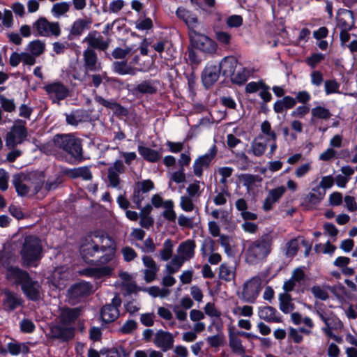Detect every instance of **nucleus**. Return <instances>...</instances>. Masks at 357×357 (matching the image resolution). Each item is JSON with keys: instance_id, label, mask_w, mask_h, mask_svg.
Here are the masks:
<instances>
[{"instance_id": "obj_10", "label": "nucleus", "mask_w": 357, "mask_h": 357, "mask_svg": "<svg viewBox=\"0 0 357 357\" xmlns=\"http://www.w3.org/2000/svg\"><path fill=\"white\" fill-rule=\"evenodd\" d=\"M262 289V280L255 276L247 281L243 287L242 296L245 301L254 303Z\"/></svg>"}, {"instance_id": "obj_19", "label": "nucleus", "mask_w": 357, "mask_h": 357, "mask_svg": "<svg viewBox=\"0 0 357 357\" xmlns=\"http://www.w3.org/2000/svg\"><path fill=\"white\" fill-rule=\"evenodd\" d=\"M121 305V300L114 298L112 304L105 305L101 310L100 316L104 322L110 323L116 320L119 316L118 306Z\"/></svg>"}, {"instance_id": "obj_27", "label": "nucleus", "mask_w": 357, "mask_h": 357, "mask_svg": "<svg viewBox=\"0 0 357 357\" xmlns=\"http://www.w3.org/2000/svg\"><path fill=\"white\" fill-rule=\"evenodd\" d=\"M239 337L237 332L229 331V346L234 354L241 356L245 354V348Z\"/></svg>"}, {"instance_id": "obj_37", "label": "nucleus", "mask_w": 357, "mask_h": 357, "mask_svg": "<svg viewBox=\"0 0 357 357\" xmlns=\"http://www.w3.org/2000/svg\"><path fill=\"white\" fill-rule=\"evenodd\" d=\"M113 268L110 266H105L101 267L89 268L84 271V274L87 276L94 277L97 278L109 275L112 273Z\"/></svg>"}, {"instance_id": "obj_34", "label": "nucleus", "mask_w": 357, "mask_h": 357, "mask_svg": "<svg viewBox=\"0 0 357 357\" xmlns=\"http://www.w3.org/2000/svg\"><path fill=\"white\" fill-rule=\"evenodd\" d=\"M137 150L140 155L150 162H156L162 157V154L159 151L142 145L138 146Z\"/></svg>"}, {"instance_id": "obj_18", "label": "nucleus", "mask_w": 357, "mask_h": 357, "mask_svg": "<svg viewBox=\"0 0 357 357\" xmlns=\"http://www.w3.org/2000/svg\"><path fill=\"white\" fill-rule=\"evenodd\" d=\"M31 177H26L24 173L15 174L13 176L12 183L19 196L24 197L30 195L29 182Z\"/></svg>"}, {"instance_id": "obj_5", "label": "nucleus", "mask_w": 357, "mask_h": 357, "mask_svg": "<svg viewBox=\"0 0 357 357\" xmlns=\"http://www.w3.org/2000/svg\"><path fill=\"white\" fill-rule=\"evenodd\" d=\"M56 149H61L78 161L83 160V151L80 139L72 134H57L52 139Z\"/></svg>"}, {"instance_id": "obj_35", "label": "nucleus", "mask_w": 357, "mask_h": 357, "mask_svg": "<svg viewBox=\"0 0 357 357\" xmlns=\"http://www.w3.org/2000/svg\"><path fill=\"white\" fill-rule=\"evenodd\" d=\"M279 308L284 314L291 312L295 305L292 302V298L290 294L288 293H282L279 294Z\"/></svg>"}, {"instance_id": "obj_39", "label": "nucleus", "mask_w": 357, "mask_h": 357, "mask_svg": "<svg viewBox=\"0 0 357 357\" xmlns=\"http://www.w3.org/2000/svg\"><path fill=\"white\" fill-rule=\"evenodd\" d=\"M249 75L250 72L239 64L230 77L234 83L242 84L248 79Z\"/></svg>"}, {"instance_id": "obj_1", "label": "nucleus", "mask_w": 357, "mask_h": 357, "mask_svg": "<svg viewBox=\"0 0 357 357\" xmlns=\"http://www.w3.org/2000/svg\"><path fill=\"white\" fill-rule=\"evenodd\" d=\"M79 252L82 259L87 263H114L116 244L109 236L94 232L82 238Z\"/></svg>"}, {"instance_id": "obj_46", "label": "nucleus", "mask_w": 357, "mask_h": 357, "mask_svg": "<svg viewBox=\"0 0 357 357\" xmlns=\"http://www.w3.org/2000/svg\"><path fill=\"white\" fill-rule=\"evenodd\" d=\"M174 244L170 238H167L163 243V248L160 251V259L163 261H167L172 257Z\"/></svg>"}, {"instance_id": "obj_44", "label": "nucleus", "mask_w": 357, "mask_h": 357, "mask_svg": "<svg viewBox=\"0 0 357 357\" xmlns=\"http://www.w3.org/2000/svg\"><path fill=\"white\" fill-rule=\"evenodd\" d=\"M185 262V261L180 256L175 255L165 266L167 273L171 275L178 272Z\"/></svg>"}, {"instance_id": "obj_58", "label": "nucleus", "mask_w": 357, "mask_h": 357, "mask_svg": "<svg viewBox=\"0 0 357 357\" xmlns=\"http://www.w3.org/2000/svg\"><path fill=\"white\" fill-rule=\"evenodd\" d=\"M0 104L3 109L7 112H13L15 110L13 99H8L4 96L0 95Z\"/></svg>"}, {"instance_id": "obj_31", "label": "nucleus", "mask_w": 357, "mask_h": 357, "mask_svg": "<svg viewBox=\"0 0 357 357\" xmlns=\"http://www.w3.org/2000/svg\"><path fill=\"white\" fill-rule=\"evenodd\" d=\"M238 65V61L235 57L227 56L221 61L218 68H220V71H222L224 75L230 77Z\"/></svg>"}, {"instance_id": "obj_60", "label": "nucleus", "mask_w": 357, "mask_h": 357, "mask_svg": "<svg viewBox=\"0 0 357 357\" xmlns=\"http://www.w3.org/2000/svg\"><path fill=\"white\" fill-rule=\"evenodd\" d=\"M298 250V241L297 238L290 240L287 243L286 255L288 257H294Z\"/></svg>"}, {"instance_id": "obj_55", "label": "nucleus", "mask_w": 357, "mask_h": 357, "mask_svg": "<svg viewBox=\"0 0 357 357\" xmlns=\"http://www.w3.org/2000/svg\"><path fill=\"white\" fill-rule=\"evenodd\" d=\"M147 292L153 297L165 298L170 294V290L166 288H159L158 287L153 286L149 287Z\"/></svg>"}, {"instance_id": "obj_17", "label": "nucleus", "mask_w": 357, "mask_h": 357, "mask_svg": "<svg viewBox=\"0 0 357 357\" xmlns=\"http://www.w3.org/2000/svg\"><path fill=\"white\" fill-rule=\"evenodd\" d=\"M153 342L163 352H166L173 348L174 337L173 335L168 331L158 330L154 334Z\"/></svg>"}, {"instance_id": "obj_21", "label": "nucleus", "mask_w": 357, "mask_h": 357, "mask_svg": "<svg viewBox=\"0 0 357 357\" xmlns=\"http://www.w3.org/2000/svg\"><path fill=\"white\" fill-rule=\"evenodd\" d=\"M80 314L81 309L79 307H63L60 310L59 314V321L63 325L71 326V324L75 322Z\"/></svg>"}, {"instance_id": "obj_40", "label": "nucleus", "mask_w": 357, "mask_h": 357, "mask_svg": "<svg viewBox=\"0 0 357 357\" xmlns=\"http://www.w3.org/2000/svg\"><path fill=\"white\" fill-rule=\"evenodd\" d=\"M235 268L227 264H222L219 268V278L227 282H230L235 278Z\"/></svg>"}, {"instance_id": "obj_8", "label": "nucleus", "mask_w": 357, "mask_h": 357, "mask_svg": "<svg viewBox=\"0 0 357 357\" xmlns=\"http://www.w3.org/2000/svg\"><path fill=\"white\" fill-rule=\"evenodd\" d=\"M93 292V285L89 282L82 281L74 284L68 289L67 298L69 303L75 305Z\"/></svg>"}, {"instance_id": "obj_32", "label": "nucleus", "mask_w": 357, "mask_h": 357, "mask_svg": "<svg viewBox=\"0 0 357 357\" xmlns=\"http://www.w3.org/2000/svg\"><path fill=\"white\" fill-rule=\"evenodd\" d=\"M92 23L90 18L77 19L75 20L70 30V34L73 36L82 35L84 30L88 29Z\"/></svg>"}, {"instance_id": "obj_14", "label": "nucleus", "mask_w": 357, "mask_h": 357, "mask_svg": "<svg viewBox=\"0 0 357 357\" xmlns=\"http://www.w3.org/2000/svg\"><path fill=\"white\" fill-rule=\"evenodd\" d=\"M83 61L85 73L97 72L102 70V63L99 61L97 53L91 48H86L83 52Z\"/></svg>"}, {"instance_id": "obj_54", "label": "nucleus", "mask_w": 357, "mask_h": 357, "mask_svg": "<svg viewBox=\"0 0 357 357\" xmlns=\"http://www.w3.org/2000/svg\"><path fill=\"white\" fill-rule=\"evenodd\" d=\"M200 182L199 181H195L193 183H190L186 188V192L188 193V197H190L191 198H198L202 193L200 190Z\"/></svg>"}, {"instance_id": "obj_57", "label": "nucleus", "mask_w": 357, "mask_h": 357, "mask_svg": "<svg viewBox=\"0 0 357 357\" xmlns=\"http://www.w3.org/2000/svg\"><path fill=\"white\" fill-rule=\"evenodd\" d=\"M311 292L314 296L320 300L325 301L328 298V293L326 287L313 286Z\"/></svg>"}, {"instance_id": "obj_49", "label": "nucleus", "mask_w": 357, "mask_h": 357, "mask_svg": "<svg viewBox=\"0 0 357 357\" xmlns=\"http://www.w3.org/2000/svg\"><path fill=\"white\" fill-rule=\"evenodd\" d=\"M7 349L12 355H17L20 353L27 354L29 348L24 343H17V342H10L7 344Z\"/></svg>"}, {"instance_id": "obj_61", "label": "nucleus", "mask_w": 357, "mask_h": 357, "mask_svg": "<svg viewBox=\"0 0 357 357\" xmlns=\"http://www.w3.org/2000/svg\"><path fill=\"white\" fill-rule=\"evenodd\" d=\"M125 6L123 0H114L109 4L105 12H109V13H118L120 12Z\"/></svg>"}, {"instance_id": "obj_4", "label": "nucleus", "mask_w": 357, "mask_h": 357, "mask_svg": "<svg viewBox=\"0 0 357 357\" xmlns=\"http://www.w3.org/2000/svg\"><path fill=\"white\" fill-rule=\"evenodd\" d=\"M43 247L40 238L34 235H25L22 237L20 254L22 264L24 266H36L42 258Z\"/></svg>"}, {"instance_id": "obj_2", "label": "nucleus", "mask_w": 357, "mask_h": 357, "mask_svg": "<svg viewBox=\"0 0 357 357\" xmlns=\"http://www.w3.org/2000/svg\"><path fill=\"white\" fill-rule=\"evenodd\" d=\"M6 278L10 282L21 286L26 298L36 301L40 298L42 287L36 280H33L29 274L17 266H10L6 269Z\"/></svg>"}, {"instance_id": "obj_41", "label": "nucleus", "mask_w": 357, "mask_h": 357, "mask_svg": "<svg viewBox=\"0 0 357 357\" xmlns=\"http://www.w3.org/2000/svg\"><path fill=\"white\" fill-rule=\"evenodd\" d=\"M113 70L119 75H130L136 74V68L130 66L126 61H115L113 63Z\"/></svg>"}, {"instance_id": "obj_16", "label": "nucleus", "mask_w": 357, "mask_h": 357, "mask_svg": "<svg viewBox=\"0 0 357 357\" xmlns=\"http://www.w3.org/2000/svg\"><path fill=\"white\" fill-rule=\"evenodd\" d=\"M83 42L87 43V48L100 51H105L110 44V40H105L97 31H93L89 33L87 36L83 40Z\"/></svg>"}, {"instance_id": "obj_62", "label": "nucleus", "mask_w": 357, "mask_h": 357, "mask_svg": "<svg viewBox=\"0 0 357 357\" xmlns=\"http://www.w3.org/2000/svg\"><path fill=\"white\" fill-rule=\"evenodd\" d=\"M158 314L160 318L165 319V321H171V326L175 325L176 323L173 320L172 312L168 308L165 307H159L158 308Z\"/></svg>"}, {"instance_id": "obj_23", "label": "nucleus", "mask_w": 357, "mask_h": 357, "mask_svg": "<svg viewBox=\"0 0 357 357\" xmlns=\"http://www.w3.org/2000/svg\"><path fill=\"white\" fill-rule=\"evenodd\" d=\"M26 177H33L32 179H30L29 186H30V195H36L37 194L43 187L45 176L43 172H31L27 174H25Z\"/></svg>"}, {"instance_id": "obj_64", "label": "nucleus", "mask_w": 357, "mask_h": 357, "mask_svg": "<svg viewBox=\"0 0 357 357\" xmlns=\"http://www.w3.org/2000/svg\"><path fill=\"white\" fill-rule=\"evenodd\" d=\"M261 132L269 137L272 141H275L277 138L276 133L271 130V123L268 121H264L261 125Z\"/></svg>"}, {"instance_id": "obj_56", "label": "nucleus", "mask_w": 357, "mask_h": 357, "mask_svg": "<svg viewBox=\"0 0 357 357\" xmlns=\"http://www.w3.org/2000/svg\"><path fill=\"white\" fill-rule=\"evenodd\" d=\"M311 112L313 117L321 119H328L331 116L328 109L321 106L313 108Z\"/></svg>"}, {"instance_id": "obj_28", "label": "nucleus", "mask_w": 357, "mask_h": 357, "mask_svg": "<svg viewBox=\"0 0 357 357\" xmlns=\"http://www.w3.org/2000/svg\"><path fill=\"white\" fill-rule=\"evenodd\" d=\"M351 29L342 30L340 33L341 45L347 47L354 53L357 51V39L354 33H350Z\"/></svg>"}, {"instance_id": "obj_25", "label": "nucleus", "mask_w": 357, "mask_h": 357, "mask_svg": "<svg viewBox=\"0 0 357 357\" xmlns=\"http://www.w3.org/2000/svg\"><path fill=\"white\" fill-rule=\"evenodd\" d=\"M258 316L266 322H281V317L279 316L277 310L272 306L260 307L258 310Z\"/></svg>"}, {"instance_id": "obj_15", "label": "nucleus", "mask_w": 357, "mask_h": 357, "mask_svg": "<svg viewBox=\"0 0 357 357\" xmlns=\"http://www.w3.org/2000/svg\"><path fill=\"white\" fill-rule=\"evenodd\" d=\"M75 328L63 324H54L50 326L49 336L52 339H58L66 342L71 340L75 335Z\"/></svg>"}, {"instance_id": "obj_3", "label": "nucleus", "mask_w": 357, "mask_h": 357, "mask_svg": "<svg viewBox=\"0 0 357 357\" xmlns=\"http://www.w3.org/2000/svg\"><path fill=\"white\" fill-rule=\"evenodd\" d=\"M273 238V232L269 231L251 242L246 250V261L256 264L265 260L271 252Z\"/></svg>"}, {"instance_id": "obj_52", "label": "nucleus", "mask_w": 357, "mask_h": 357, "mask_svg": "<svg viewBox=\"0 0 357 357\" xmlns=\"http://www.w3.org/2000/svg\"><path fill=\"white\" fill-rule=\"evenodd\" d=\"M180 206L185 212H191L197 208L193 203V198L186 195L181 197Z\"/></svg>"}, {"instance_id": "obj_24", "label": "nucleus", "mask_w": 357, "mask_h": 357, "mask_svg": "<svg viewBox=\"0 0 357 357\" xmlns=\"http://www.w3.org/2000/svg\"><path fill=\"white\" fill-rule=\"evenodd\" d=\"M196 244L194 240L188 239L180 243L177 248V255L185 261L194 257Z\"/></svg>"}, {"instance_id": "obj_45", "label": "nucleus", "mask_w": 357, "mask_h": 357, "mask_svg": "<svg viewBox=\"0 0 357 357\" xmlns=\"http://www.w3.org/2000/svg\"><path fill=\"white\" fill-rule=\"evenodd\" d=\"M134 91L135 92H138L142 94L149 93L153 94L155 93L157 91L156 86L154 84L153 81L145 80L139 84L135 89Z\"/></svg>"}, {"instance_id": "obj_12", "label": "nucleus", "mask_w": 357, "mask_h": 357, "mask_svg": "<svg viewBox=\"0 0 357 357\" xmlns=\"http://www.w3.org/2000/svg\"><path fill=\"white\" fill-rule=\"evenodd\" d=\"M44 89L52 99L53 102H59L65 99L69 94L68 89L60 82H55L45 85Z\"/></svg>"}, {"instance_id": "obj_11", "label": "nucleus", "mask_w": 357, "mask_h": 357, "mask_svg": "<svg viewBox=\"0 0 357 357\" xmlns=\"http://www.w3.org/2000/svg\"><path fill=\"white\" fill-rule=\"evenodd\" d=\"M217 152V147L213 145L207 153L195 160L193 165V172L196 176L201 177L202 176L204 169L209 167L212 160L215 158Z\"/></svg>"}, {"instance_id": "obj_20", "label": "nucleus", "mask_w": 357, "mask_h": 357, "mask_svg": "<svg viewBox=\"0 0 357 357\" xmlns=\"http://www.w3.org/2000/svg\"><path fill=\"white\" fill-rule=\"evenodd\" d=\"M143 264L145 267L144 270V279L147 282H151L156 278L159 266L156 264L154 259L149 255H144L142 257Z\"/></svg>"}, {"instance_id": "obj_29", "label": "nucleus", "mask_w": 357, "mask_h": 357, "mask_svg": "<svg viewBox=\"0 0 357 357\" xmlns=\"http://www.w3.org/2000/svg\"><path fill=\"white\" fill-rule=\"evenodd\" d=\"M176 15L185 22L189 28V31L195 29L198 23L196 15L184 8H178L176 10Z\"/></svg>"}, {"instance_id": "obj_6", "label": "nucleus", "mask_w": 357, "mask_h": 357, "mask_svg": "<svg viewBox=\"0 0 357 357\" xmlns=\"http://www.w3.org/2000/svg\"><path fill=\"white\" fill-rule=\"evenodd\" d=\"M28 140V131L26 122L16 121L5 137L6 146L8 149H15L18 145Z\"/></svg>"}, {"instance_id": "obj_48", "label": "nucleus", "mask_w": 357, "mask_h": 357, "mask_svg": "<svg viewBox=\"0 0 357 357\" xmlns=\"http://www.w3.org/2000/svg\"><path fill=\"white\" fill-rule=\"evenodd\" d=\"M165 211L162 213V216L170 222H175L176 219V214L174 210V202L172 200H167L163 203Z\"/></svg>"}, {"instance_id": "obj_50", "label": "nucleus", "mask_w": 357, "mask_h": 357, "mask_svg": "<svg viewBox=\"0 0 357 357\" xmlns=\"http://www.w3.org/2000/svg\"><path fill=\"white\" fill-rule=\"evenodd\" d=\"M241 180L244 186L248 189H250L256 183H260L262 178L258 175L245 174L241 176Z\"/></svg>"}, {"instance_id": "obj_13", "label": "nucleus", "mask_w": 357, "mask_h": 357, "mask_svg": "<svg viewBox=\"0 0 357 357\" xmlns=\"http://www.w3.org/2000/svg\"><path fill=\"white\" fill-rule=\"evenodd\" d=\"M126 167L121 160H116L107 169L108 186L114 188H121V178L119 174H123Z\"/></svg>"}, {"instance_id": "obj_51", "label": "nucleus", "mask_w": 357, "mask_h": 357, "mask_svg": "<svg viewBox=\"0 0 357 357\" xmlns=\"http://www.w3.org/2000/svg\"><path fill=\"white\" fill-rule=\"evenodd\" d=\"M84 112L82 110H76L66 114V122L69 125L77 126L79 123L83 121Z\"/></svg>"}, {"instance_id": "obj_42", "label": "nucleus", "mask_w": 357, "mask_h": 357, "mask_svg": "<svg viewBox=\"0 0 357 357\" xmlns=\"http://www.w3.org/2000/svg\"><path fill=\"white\" fill-rule=\"evenodd\" d=\"M46 44L40 40H34L27 45V50L36 57L42 55L45 51Z\"/></svg>"}, {"instance_id": "obj_38", "label": "nucleus", "mask_w": 357, "mask_h": 357, "mask_svg": "<svg viewBox=\"0 0 357 357\" xmlns=\"http://www.w3.org/2000/svg\"><path fill=\"white\" fill-rule=\"evenodd\" d=\"M267 142L268 139H266L261 135L255 138L251 144L253 154L256 156L262 155L266 149Z\"/></svg>"}, {"instance_id": "obj_9", "label": "nucleus", "mask_w": 357, "mask_h": 357, "mask_svg": "<svg viewBox=\"0 0 357 357\" xmlns=\"http://www.w3.org/2000/svg\"><path fill=\"white\" fill-rule=\"evenodd\" d=\"M33 29L38 36L43 37L54 36L61 35V27L58 22H49L45 17H39L33 24Z\"/></svg>"}, {"instance_id": "obj_30", "label": "nucleus", "mask_w": 357, "mask_h": 357, "mask_svg": "<svg viewBox=\"0 0 357 357\" xmlns=\"http://www.w3.org/2000/svg\"><path fill=\"white\" fill-rule=\"evenodd\" d=\"M326 191L316 186L305 197V204L309 207L314 206L324 199Z\"/></svg>"}, {"instance_id": "obj_26", "label": "nucleus", "mask_w": 357, "mask_h": 357, "mask_svg": "<svg viewBox=\"0 0 357 357\" xmlns=\"http://www.w3.org/2000/svg\"><path fill=\"white\" fill-rule=\"evenodd\" d=\"M22 304V298L15 293L8 290L4 291L3 306L7 311H13Z\"/></svg>"}, {"instance_id": "obj_59", "label": "nucleus", "mask_w": 357, "mask_h": 357, "mask_svg": "<svg viewBox=\"0 0 357 357\" xmlns=\"http://www.w3.org/2000/svg\"><path fill=\"white\" fill-rule=\"evenodd\" d=\"M215 38L222 45L228 46L231 43V36L225 31H217L215 33Z\"/></svg>"}, {"instance_id": "obj_63", "label": "nucleus", "mask_w": 357, "mask_h": 357, "mask_svg": "<svg viewBox=\"0 0 357 357\" xmlns=\"http://www.w3.org/2000/svg\"><path fill=\"white\" fill-rule=\"evenodd\" d=\"M123 259L126 262L134 260L137 257L136 251L130 246H125L121 249Z\"/></svg>"}, {"instance_id": "obj_47", "label": "nucleus", "mask_w": 357, "mask_h": 357, "mask_svg": "<svg viewBox=\"0 0 357 357\" xmlns=\"http://www.w3.org/2000/svg\"><path fill=\"white\" fill-rule=\"evenodd\" d=\"M70 3L69 2L56 3L52 6L51 12L54 17L59 18L67 13L70 10Z\"/></svg>"}, {"instance_id": "obj_33", "label": "nucleus", "mask_w": 357, "mask_h": 357, "mask_svg": "<svg viewBox=\"0 0 357 357\" xmlns=\"http://www.w3.org/2000/svg\"><path fill=\"white\" fill-rule=\"evenodd\" d=\"M337 22L342 30L351 29L354 26V17L353 12L348 10L341 12L338 15Z\"/></svg>"}, {"instance_id": "obj_7", "label": "nucleus", "mask_w": 357, "mask_h": 357, "mask_svg": "<svg viewBox=\"0 0 357 357\" xmlns=\"http://www.w3.org/2000/svg\"><path fill=\"white\" fill-rule=\"evenodd\" d=\"M189 37L192 45L203 53L208 55L216 53L218 44L208 36L192 29L189 31Z\"/></svg>"}, {"instance_id": "obj_22", "label": "nucleus", "mask_w": 357, "mask_h": 357, "mask_svg": "<svg viewBox=\"0 0 357 357\" xmlns=\"http://www.w3.org/2000/svg\"><path fill=\"white\" fill-rule=\"evenodd\" d=\"M220 68L218 66L211 65L206 66L202 75L203 84L206 88L211 86L219 78Z\"/></svg>"}, {"instance_id": "obj_36", "label": "nucleus", "mask_w": 357, "mask_h": 357, "mask_svg": "<svg viewBox=\"0 0 357 357\" xmlns=\"http://www.w3.org/2000/svg\"><path fill=\"white\" fill-rule=\"evenodd\" d=\"M296 104V99L291 96H284L282 99L276 101L273 106L275 112L282 113L286 109L293 108Z\"/></svg>"}, {"instance_id": "obj_53", "label": "nucleus", "mask_w": 357, "mask_h": 357, "mask_svg": "<svg viewBox=\"0 0 357 357\" xmlns=\"http://www.w3.org/2000/svg\"><path fill=\"white\" fill-rule=\"evenodd\" d=\"M206 342L211 347H219L225 344V338L223 333H218L206 338Z\"/></svg>"}, {"instance_id": "obj_43", "label": "nucleus", "mask_w": 357, "mask_h": 357, "mask_svg": "<svg viewBox=\"0 0 357 357\" xmlns=\"http://www.w3.org/2000/svg\"><path fill=\"white\" fill-rule=\"evenodd\" d=\"M319 317L325 323L326 328L339 330L341 329L343 326L342 321L337 317L333 316L326 317L323 313H319Z\"/></svg>"}]
</instances>
